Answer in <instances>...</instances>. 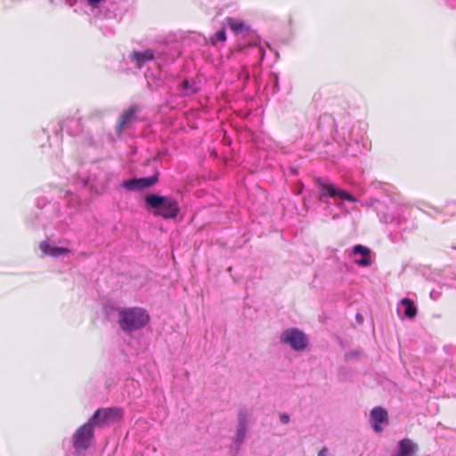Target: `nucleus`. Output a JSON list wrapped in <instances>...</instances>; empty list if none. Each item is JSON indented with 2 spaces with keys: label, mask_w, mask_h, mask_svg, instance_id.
<instances>
[{
  "label": "nucleus",
  "mask_w": 456,
  "mask_h": 456,
  "mask_svg": "<svg viewBox=\"0 0 456 456\" xmlns=\"http://www.w3.org/2000/svg\"><path fill=\"white\" fill-rule=\"evenodd\" d=\"M352 252L353 254H360L362 256L361 259L355 261L358 265L369 266L370 265V249L369 248L357 244L354 246Z\"/></svg>",
  "instance_id": "11"
},
{
  "label": "nucleus",
  "mask_w": 456,
  "mask_h": 456,
  "mask_svg": "<svg viewBox=\"0 0 456 456\" xmlns=\"http://www.w3.org/2000/svg\"><path fill=\"white\" fill-rule=\"evenodd\" d=\"M158 181L157 175L151 177H143L138 179H130L125 181L123 186L128 191H140L154 185Z\"/></svg>",
  "instance_id": "8"
},
{
  "label": "nucleus",
  "mask_w": 456,
  "mask_h": 456,
  "mask_svg": "<svg viewBox=\"0 0 456 456\" xmlns=\"http://www.w3.org/2000/svg\"><path fill=\"white\" fill-rule=\"evenodd\" d=\"M118 322L120 329L126 332L144 327L150 320L148 314L142 308H124L118 311Z\"/></svg>",
  "instance_id": "1"
},
{
  "label": "nucleus",
  "mask_w": 456,
  "mask_h": 456,
  "mask_svg": "<svg viewBox=\"0 0 456 456\" xmlns=\"http://www.w3.org/2000/svg\"><path fill=\"white\" fill-rule=\"evenodd\" d=\"M401 304L405 306L404 314L408 318H414L417 314V307L410 298H403Z\"/></svg>",
  "instance_id": "14"
},
{
  "label": "nucleus",
  "mask_w": 456,
  "mask_h": 456,
  "mask_svg": "<svg viewBox=\"0 0 456 456\" xmlns=\"http://www.w3.org/2000/svg\"><path fill=\"white\" fill-rule=\"evenodd\" d=\"M137 111L138 108L136 106H131L121 113L116 126L118 134H120L132 122L136 119Z\"/></svg>",
  "instance_id": "9"
},
{
  "label": "nucleus",
  "mask_w": 456,
  "mask_h": 456,
  "mask_svg": "<svg viewBox=\"0 0 456 456\" xmlns=\"http://www.w3.org/2000/svg\"><path fill=\"white\" fill-rule=\"evenodd\" d=\"M130 58L136 62L137 68H142L144 62L154 59V53L151 50L144 52L134 51L131 53Z\"/></svg>",
  "instance_id": "12"
},
{
  "label": "nucleus",
  "mask_w": 456,
  "mask_h": 456,
  "mask_svg": "<svg viewBox=\"0 0 456 456\" xmlns=\"http://www.w3.org/2000/svg\"><path fill=\"white\" fill-rule=\"evenodd\" d=\"M39 248L41 249L43 254L52 256H58L60 255L66 254L69 252V250L65 248L53 247L45 241H42L39 244Z\"/></svg>",
  "instance_id": "13"
},
{
  "label": "nucleus",
  "mask_w": 456,
  "mask_h": 456,
  "mask_svg": "<svg viewBox=\"0 0 456 456\" xmlns=\"http://www.w3.org/2000/svg\"><path fill=\"white\" fill-rule=\"evenodd\" d=\"M183 86H184V87H186V86H187V85H188V82H187V81H183Z\"/></svg>",
  "instance_id": "22"
},
{
  "label": "nucleus",
  "mask_w": 456,
  "mask_h": 456,
  "mask_svg": "<svg viewBox=\"0 0 456 456\" xmlns=\"http://www.w3.org/2000/svg\"><path fill=\"white\" fill-rule=\"evenodd\" d=\"M247 426L238 425L236 431V440L242 442L245 437Z\"/></svg>",
  "instance_id": "18"
},
{
  "label": "nucleus",
  "mask_w": 456,
  "mask_h": 456,
  "mask_svg": "<svg viewBox=\"0 0 456 456\" xmlns=\"http://www.w3.org/2000/svg\"><path fill=\"white\" fill-rule=\"evenodd\" d=\"M280 420L283 424H287L289 421V416L286 413H282L280 415Z\"/></svg>",
  "instance_id": "19"
},
{
  "label": "nucleus",
  "mask_w": 456,
  "mask_h": 456,
  "mask_svg": "<svg viewBox=\"0 0 456 456\" xmlns=\"http://www.w3.org/2000/svg\"><path fill=\"white\" fill-rule=\"evenodd\" d=\"M370 422L373 430L380 433L383 430L381 424L388 423L387 411L380 406L374 407L370 411Z\"/></svg>",
  "instance_id": "7"
},
{
  "label": "nucleus",
  "mask_w": 456,
  "mask_h": 456,
  "mask_svg": "<svg viewBox=\"0 0 456 456\" xmlns=\"http://www.w3.org/2000/svg\"><path fill=\"white\" fill-rule=\"evenodd\" d=\"M123 418V411L118 407L101 408L95 411L89 419L94 427H103Z\"/></svg>",
  "instance_id": "3"
},
{
  "label": "nucleus",
  "mask_w": 456,
  "mask_h": 456,
  "mask_svg": "<svg viewBox=\"0 0 456 456\" xmlns=\"http://www.w3.org/2000/svg\"><path fill=\"white\" fill-rule=\"evenodd\" d=\"M249 412L246 408H241L238 411V425L247 426Z\"/></svg>",
  "instance_id": "16"
},
{
  "label": "nucleus",
  "mask_w": 456,
  "mask_h": 456,
  "mask_svg": "<svg viewBox=\"0 0 456 456\" xmlns=\"http://www.w3.org/2000/svg\"><path fill=\"white\" fill-rule=\"evenodd\" d=\"M226 40V34H225V29L224 28H223L222 29H220L219 31H217L214 37L212 38V43L213 44H216L217 42H224Z\"/></svg>",
  "instance_id": "17"
},
{
  "label": "nucleus",
  "mask_w": 456,
  "mask_h": 456,
  "mask_svg": "<svg viewBox=\"0 0 456 456\" xmlns=\"http://www.w3.org/2000/svg\"><path fill=\"white\" fill-rule=\"evenodd\" d=\"M94 439V426L88 420L78 428L72 436L73 447L77 452L86 451Z\"/></svg>",
  "instance_id": "4"
},
{
  "label": "nucleus",
  "mask_w": 456,
  "mask_h": 456,
  "mask_svg": "<svg viewBox=\"0 0 456 456\" xmlns=\"http://www.w3.org/2000/svg\"><path fill=\"white\" fill-rule=\"evenodd\" d=\"M328 452V449L326 447H323L318 453V456H326Z\"/></svg>",
  "instance_id": "20"
},
{
  "label": "nucleus",
  "mask_w": 456,
  "mask_h": 456,
  "mask_svg": "<svg viewBox=\"0 0 456 456\" xmlns=\"http://www.w3.org/2000/svg\"><path fill=\"white\" fill-rule=\"evenodd\" d=\"M145 202L153 215L164 219L175 218L180 210L177 201L169 197L150 194L145 197Z\"/></svg>",
  "instance_id": "2"
},
{
  "label": "nucleus",
  "mask_w": 456,
  "mask_h": 456,
  "mask_svg": "<svg viewBox=\"0 0 456 456\" xmlns=\"http://www.w3.org/2000/svg\"><path fill=\"white\" fill-rule=\"evenodd\" d=\"M226 20L230 28L235 33H239L246 29V25L242 21L237 20L233 18H227Z\"/></svg>",
  "instance_id": "15"
},
{
  "label": "nucleus",
  "mask_w": 456,
  "mask_h": 456,
  "mask_svg": "<svg viewBox=\"0 0 456 456\" xmlns=\"http://www.w3.org/2000/svg\"><path fill=\"white\" fill-rule=\"evenodd\" d=\"M280 338L281 343L289 345L296 351H301L307 346L306 336L297 329L284 330Z\"/></svg>",
  "instance_id": "5"
},
{
  "label": "nucleus",
  "mask_w": 456,
  "mask_h": 456,
  "mask_svg": "<svg viewBox=\"0 0 456 456\" xmlns=\"http://www.w3.org/2000/svg\"><path fill=\"white\" fill-rule=\"evenodd\" d=\"M66 3L69 5V6H73L76 4L77 3V0H66Z\"/></svg>",
  "instance_id": "21"
},
{
  "label": "nucleus",
  "mask_w": 456,
  "mask_h": 456,
  "mask_svg": "<svg viewBox=\"0 0 456 456\" xmlns=\"http://www.w3.org/2000/svg\"><path fill=\"white\" fill-rule=\"evenodd\" d=\"M314 183L321 188L322 190V195L323 196H329L330 198L338 197L339 199L343 200H347L350 202H355L356 199L351 195L349 192H347L345 190L338 189L333 184L325 183L322 181L320 177L314 178Z\"/></svg>",
  "instance_id": "6"
},
{
  "label": "nucleus",
  "mask_w": 456,
  "mask_h": 456,
  "mask_svg": "<svg viewBox=\"0 0 456 456\" xmlns=\"http://www.w3.org/2000/svg\"><path fill=\"white\" fill-rule=\"evenodd\" d=\"M419 450V446L412 440L404 438L398 444V448L394 456H414Z\"/></svg>",
  "instance_id": "10"
}]
</instances>
